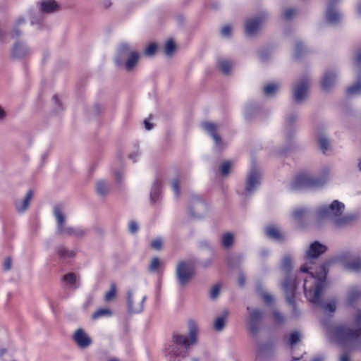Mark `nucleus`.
Masks as SVG:
<instances>
[{
    "label": "nucleus",
    "instance_id": "1",
    "mask_svg": "<svg viewBox=\"0 0 361 361\" xmlns=\"http://www.w3.org/2000/svg\"><path fill=\"white\" fill-rule=\"evenodd\" d=\"M326 251V247L318 241L312 243L305 253V259L307 262L300 267V271L308 273V276L304 280V291L307 299L314 303L320 304L321 293L326 286V276L327 270L326 264L319 266L318 271H314L310 266L311 260L319 257Z\"/></svg>",
    "mask_w": 361,
    "mask_h": 361
},
{
    "label": "nucleus",
    "instance_id": "30",
    "mask_svg": "<svg viewBox=\"0 0 361 361\" xmlns=\"http://www.w3.org/2000/svg\"><path fill=\"white\" fill-rule=\"evenodd\" d=\"M266 235L270 238L276 240H282L283 239V234L274 226L267 227L266 228Z\"/></svg>",
    "mask_w": 361,
    "mask_h": 361
},
{
    "label": "nucleus",
    "instance_id": "22",
    "mask_svg": "<svg viewBox=\"0 0 361 361\" xmlns=\"http://www.w3.org/2000/svg\"><path fill=\"white\" fill-rule=\"evenodd\" d=\"M79 276L75 273H68L62 278L65 286L71 290H75L79 286Z\"/></svg>",
    "mask_w": 361,
    "mask_h": 361
},
{
    "label": "nucleus",
    "instance_id": "28",
    "mask_svg": "<svg viewBox=\"0 0 361 361\" xmlns=\"http://www.w3.org/2000/svg\"><path fill=\"white\" fill-rule=\"evenodd\" d=\"M56 254L61 259L66 260L74 257L75 252L73 250L67 249L63 245H59L56 248Z\"/></svg>",
    "mask_w": 361,
    "mask_h": 361
},
{
    "label": "nucleus",
    "instance_id": "56",
    "mask_svg": "<svg viewBox=\"0 0 361 361\" xmlns=\"http://www.w3.org/2000/svg\"><path fill=\"white\" fill-rule=\"evenodd\" d=\"M354 65L357 68H360L361 66V50L357 53L356 57L354 59Z\"/></svg>",
    "mask_w": 361,
    "mask_h": 361
},
{
    "label": "nucleus",
    "instance_id": "17",
    "mask_svg": "<svg viewBox=\"0 0 361 361\" xmlns=\"http://www.w3.org/2000/svg\"><path fill=\"white\" fill-rule=\"evenodd\" d=\"M73 339L80 348H86L92 343L91 338L82 329H78L75 331Z\"/></svg>",
    "mask_w": 361,
    "mask_h": 361
},
{
    "label": "nucleus",
    "instance_id": "29",
    "mask_svg": "<svg viewBox=\"0 0 361 361\" xmlns=\"http://www.w3.org/2000/svg\"><path fill=\"white\" fill-rule=\"evenodd\" d=\"M161 195V182L155 180L152 184L150 192V200L152 202H156Z\"/></svg>",
    "mask_w": 361,
    "mask_h": 361
},
{
    "label": "nucleus",
    "instance_id": "35",
    "mask_svg": "<svg viewBox=\"0 0 361 361\" xmlns=\"http://www.w3.org/2000/svg\"><path fill=\"white\" fill-rule=\"evenodd\" d=\"M280 86L276 83H271L267 85L264 88V93L267 96L274 95L279 89Z\"/></svg>",
    "mask_w": 361,
    "mask_h": 361
},
{
    "label": "nucleus",
    "instance_id": "36",
    "mask_svg": "<svg viewBox=\"0 0 361 361\" xmlns=\"http://www.w3.org/2000/svg\"><path fill=\"white\" fill-rule=\"evenodd\" d=\"M112 312L108 308H102L97 310L92 316L93 319H97L102 317H111Z\"/></svg>",
    "mask_w": 361,
    "mask_h": 361
},
{
    "label": "nucleus",
    "instance_id": "11",
    "mask_svg": "<svg viewBox=\"0 0 361 361\" xmlns=\"http://www.w3.org/2000/svg\"><path fill=\"white\" fill-rule=\"evenodd\" d=\"M282 287L286 295V302L292 307V314L294 317H297L299 315V310L297 309L294 301V295L296 288V283L295 280H292L288 277L282 283Z\"/></svg>",
    "mask_w": 361,
    "mask_h": 361
},
{
    "label": "nucleus",
    "instance_id": "8",
    "mask_svg": "<svg viewBox=\"0 0 361 361\" xmlns=\"http://www.w3.org/2000/svg\"><path fill=\"white\" fill-rule=\"evenodd\" d=\"M195 274V266L191 261H182L176 268V275L179 283L182 286L187 284Z\"/></svg>",
    "mask_w": 361,
    "mask_h": 361
},
{
    "label": "nucleus",
    "instance_id": "26",
    "mask_svg": "<svg viewBox=\"0 0 361 361\" xmlns=\"http://www.w3.org/2000/svg\"><path fill=\"white\" fill-rule=\"evenodd\" d=\"M95 188L97 195L101 197L106 196L110 191V185L104 180L97 181Z\"/></svg>",
    "mask_w": 361,
    "mask_h": 361
},
{
    "label": "nucleus",
    "instance_id": "46",
    "mask_svg": "<svg viewBox=\"0 0 361 361\" xmlns=\"http://www.w3.org/2000/svg\"><path fill=\"white\" fill-rule=\"evenodd\" d=\"M171 187L174 192V195L178 197L180 195L179 180L178 178L174 179L171 182Z\"/></svg>",
    "mask_w": 361,
    "mask_h": 361
},
{
    "label": "nucleus",
    "instance_id": "42",
    "mask_svg": "<svg viewBox=\"0 0 361 361\" xmlns=\"http://www.w3.org/2000/svg\"><path fill=\"white\" fill-rule=\"evenodd\" d=\"M233 241V236L231 233H226L222 237V245L225 247H229Z\"/></svg>",
    "mask_w": 361,
    "mask_h": 361
},
{
    "label": "nucleus",
    "instance_id": "49",
    "mask_svg": "<svg viewBox=\"0 0 361 361\" xmlns=\"http://www.w3.org/2000/svg\"><path fill=\"white\" fill-rule=\"evenodd\" d=\"M220 293V286L219 285H215L213 286L210 291V297L212 299L216 298Z\"/></svg>",
    "mask_w": 361,
    "mask_h": 361
},
{
    "label": "nucleus",
    "instance_id": "37",
    "mask_svg": "<svg viewBox=\"0 0 361 361\" xmlns=\"http://www.w3.org/2000/svg\"><path fill=\"white\" fill-rule=\"evenodd\" d=\"M318 142L320 147V149L322 150L323 153L325 154L329 149V140L324 135H320L318 137Z\"/></svg>",
    "mask_w": 361,
    "mask_h": 361
},
{
    "label": "nucleus",
    "instance_id": "44",
    "mask_svg": "<svg viewBox=\"0 0 361 361\" xmlns=\"http://www.w3.org/2000/svg\"><path fill=\"white\" fill-rule=\"evenodd\" d=\"M157 46L154 43L150 44L149 46L147 47L145 51V54L151 56H153L156 51H157Z\"/></svg>",
    "mask_w": 361,
    "mask_h": 361
},
{
    "label": "nucleus",
    "instance_id": "10",
    "mask_svg": "<svg viewBox=\"0 0 361 361\" xmlns=\"http://www.w3.org/2000/svg\"><path fill=\"white\" fill-rule=\"evenodd\" d=\"M247 310L248 311L247 324L249 330L252 334H257L261 329L263 312L258 308L250 307H247Z\"/></svg>",
    "mask_w": 361,
    "mask_h": 361
},
{
    "label": "nucleus",
    "instance_id": "41",
    "mask_svg": "<svg viewBox=\"0 0 361 361\" xmlns=\"http://www.w3.org/2000/svg\"><path fill=\"white\" fill-rule=\"evenodd\" d=\"M116 294V286L115 283H111L110 286V290L105 294V300L110 301L111 300Z\"/></svg>",
    "mask_w": 361,
    "mask_h": 361
},
{
    "label": "nucleus",
    "instance_id": "2",
    "mask_svg": "<svg viewBox=\"0 0 361 361\" xmlns=\"http://www.w3.org/2000/svg\"><path fill=\"white\" fill-rule=\"evenodd\" d=\"M188 336L174 334L171 343L166 349V357L169 361H180L188 355V349L190 345L197 342L198 328L195 322L190 321L188 324Z\"/></svg>",
    "mask_w": 361,
    "mask_h": 361
},
{
    "label": "nucleus",
    "instance_id": "5",
    "mask_svg": "<svg viewBox=\"0 0 361 361\" xmlns=\"http://www.w3.org/2000/svg\"><path fill=\"white\" fill-rule=\"evenodd\" d=\"M140 59V54L127 44H122L118 49L115 61L117 66H123L128 71H132Z\"/></svg>",
    "mask_w": 361,
    "mask_h": 361
},
{
    "label": "nucleus",
    "instance_id": "47",
    "mask_svg": "<svg viewBox=\"0 0 361 361\" xmlns=\"http://www.w3.org/2000/svg\"><path fill=\"white\" fill-rule=\"evenodd\" d=\"M336 308V302L335 300H332L324 306V309L326 312H334Z\"/></svg>",
    "mask_w": 361,
    "mask_h": 361
},
{
    "label": "nucleus",
    "instance_id": "62",
    "mask_svg": "<svg viewBox=\"0 0 361 361\" xmlns=\"http://www.w3.org/2000/svg\"><path fill=\"white\" fill-rule=\"evenodd\" d=\"M115 177L116 180L120 182L122 178V173L120 171H116L115 173Z\"/></svg>",
    "mask_w": 361,
    "mask_h": 361
},
{
    "label": "nucleus",
    "instance_id": "33",
    "mask_svg": "<svg viewBox=\"0 0 361 361\" xmlns=\"http://www.w3.org/2000/svg\"><path fill=\"white\" fill-rule=\"evenodd\" d=\"M361 296V292L357 288H353L348 294V303L353 305Z\"/></svg>",
    "mask_w": 361,
    "mask_h": 361
},
{
    "label": "nucleus",
    "instance_id": "59",
    "mask_svg": "<svg viewBox=\"0 0 361 361\" xmlns=\"http://www.w3.org/2000/svg\"><path fill=\"white\" fill-rule=\"evenodd\" d=\"M144 124L146 130H150L153 128V125L147 120H145Z\"/></svg>",
    "mask_w": 361,
    "mask_h": 361
},
{
    "label": "nucleus",
    "instance_id": "53",
    "mask_svg": "<svg viewBox=\"0 0 361 361\" xmlns=\"http://www.w3.org/2000/svg\"><path fill=\"white\" fill-rule=\"evenodd\" d=\"M304 49V45L302 42H298L295 45V57L299 58L301 55L302 51Z\"/></svg>",
    "mask_w": 361,
    "mask_h": 361
},
{
    "label": "nucleus",
    "instance_id": "55",
    "mask_svg": "<svg viewBox=\"0 0 361 361\" xmlns=\"http://www.w3.org/2000/svg\"><path fill=\"white\" fill-rule=\"evenodd\" d=\"M298 116L295 114H291L288 115L286 118V122L290 125L297 120Z\"/></svg>",
    "mask_w": 361,
    "mask_h": 361
},
{
    "label": "nucleus",
    "instance_id": "43",
    "mask_svg": "<svg viewBox=\"0 0 361 361\" xmlns=\"http://www.w3.org/2000/svg\"><path fill=\"white\" fill-rule=\"evenodd\" d=\"M291 259L289 256H286L282 261V268L286 272H289L291 269Z\"/></svg>",
    "mask_w": 361,
    "mask_h": 361
},
{
    "label": "nucleus",
    "instance_id": "58",
    "mask_svg": "<svg viewBox=\"0 0 361 361\" xmlns=\"http://www.w3.org/2000/svg\"><path fill=\"white\" fill-rule=\"evenodd\" d=\"M11 268V260L10 258H6L4 263V269L6 271L9 270Z\"/></svg>",
    "mask_w": 361,
    "mask_h": 361
},
{
    "label": "nucleus",
    "instance_id": "52",
    "mask_svg": "<svg viewBox=\"0 0 361 361\" xmlns=\"http://www.w3.org/2000/svg\"><path fill=\"white\" fill-rule=\"evenodd\" d=\"M274 321L278 324H281L284 321V317L281 313L278 311H274L273 313Z\"/></svg>",
    "mask_w": 361,
    "mask_h": 361
},
{
    "label": "nucleus",
    "instance_id": "21",
    "mask_svg": "<svg viewBox=\"0 0 361 361\" xmlns=\"http://www.w3.org/2000/svg\"><path fill=\"white\" fill-rule=\"evenodd\" d=\"M337 74L334 71H327L324 73L322 80V88L328 91L336 82Z\"/></svg>",
    "mask_w": 361,
    "mask_h": 361
},
{
    "label": "nucleus",
    "instance_id": "63",
    "mask_svg": "<svg viewBox=\"0 0 361 361\" xmlns=\"http://www.w3.org/2000/svg\"><path fill=\"white\" fill-rule=\"evenodd\" d=\"M238 283L240 286H243L245 284V279L243 276H240L238 279Z\"/></svg>",
    "mask_w": 361,
    "mask_h": 361
},
{
    "label": "nucleus",
    "instance_id": "24",
    "mask_svg": "<svg viewBox=\"0 0 361 361\" xmlns=\"http://www.w3.org/2000/svg\"><path fill=\"white\" fill-rule=\"evenodd\" d=\"M39 5L40 11L44 13H52L59 8V6L54 0H43Z\"/></svg>",
    "mask_w": 361,
    "mask_h": 361
},
{
    "label": "nucleus",
    "instance_id": "31",
    "mask_svg": "<svg viewBox=\"0 0 361 361\" xmlns=\"http://www.w3.org/2000/svg\"><path fill=\"white\" fill-rule=\"evenodd\" d=\"M205 207H206L205 204L201 200H198V201L196 202L195 204L191 205V207H190V213L191 216H192L195 218H201L202 216V214H200V213L196 214L195 212V210L197 209L199 211L202 209H204Z\"/></svg>",
    "mask_w": 361,
    "mask_h": 361
},
{
    "label": "nucleus",
    "instance_id": "57",
    "mask_svg": "<svg viewBox=\"0 0 361 361\" xmlns=\"http://www.w3.org/2000/svg\"><path fill=\"white\" fill-rule=\"evenodd\" d=\"M129 230L131 233H135L138 230V225L135 221H130L128 225Z\"/></svg>",
    "mask_w": 361,
    "mask_h": 361
},
{
    "label": "nucleus",
    "instance_id": "51",
    "mask_svg": "<svg viewBox=\"0 0 361 361\" xmlns=\"http://www.w3.org/2000/svg\"><path fill=\"white\" fill-rule=\"evenodd\" d=\"M159 267V260L157 257H154L149 265V270L152 271H155L158 269Z\"/></svg>",
    "mask_w": 361,
    "mask_h": 361
},
{
    "label": "nucleus",
    "instance_id": "50",
    "mask_svg": "<svg viewBox=\"0 0 361 361\" xmlns=\"http://www.w3.org/2000/svg\"><path fill=\"white\" fill-rule=\"evenodd\" d=\"M231 34V27L230 25H225L221 30V35L224 37H228Z\"/></svg>",
    "mask_w": 361,
    "mask_h": 361
},
{
    "label": "nucleus",
    "instance_id": "45",
    "mask_svg": "<svg viewBox=\"0 0 361 361\" xmlns=\"http://www.w3.org/2000/svg\"><path fill=\"white\" fill-rule=\"evenodd\" d=\"M150 246L152 248L156 250H159L162 247V240L160 238H157L152 240L150 243Z\"/></svg>",
    "mask_w": 361,
    "mask_h": 361
},
{
    "label": "nucleus",
    "instance_id": "48",
    "mask_svg": "<svg viewBox=\"0 0 361 361\" xmlns=\"http://www.w3.org/2000/svg\"><path fill=\"white\" fill-rule=\"evenodd\" d=\"M295 14V11L293 8L286 9L283 13V17L286 20L291 19Z\"/></svg>",
    "mask_w": 361,
    "mask_h": 361
},
{
    "label": "nucleus",
    "instance_id": "14",
    "mask_svg": "<svg viewBox=\"0 0 361 361\" xmlns=\"http://www.w3.org/2000/svg\"><path fill=\"white\" fill-rule=\"evenodd\" d=\"M339 0H329L326 11V20L328 23L336 25L342 18L341 13L336 8V4Z\"/></svg>",
    "mask_w": 361,
    "mask_h": 361
},
{
    "label": "nucleus",
    "instance_id": "64",
    "mask_svg": "<svg viewBox=\"0 0 361 361\" xmlns=\"http://www.w3.org/2000/svg\"><path fill=\"white\" fill-rule=\"evenodd\" d=\"M251 106L247 105L245 107V116L247 118L249 116L250 111H251Z\"/></svg>",
    "mask_w": 361,
    "mask_h": 361
},
{
    "label": "nucleus",
    "instance_id": "54",
    "mask_svg": "<svg viewBox=\"0 0 361 361\" xmlns=\"http://www.w3.org/2000/svg\"><path fill=\"white\" fill-rule=\"evenodd\" d=\"M261 296H262V299L264 300V302L267 304V305L271 303L272 301H273L272 296L270 294L267 293H261Z\"/></svg>",
    "mask_w": 361,
    "mask_h": 361
},
{
    "label": "nucleus",
    "instance_id": "7",
    "mask_svg": "<svg viewBox=\"0 0 361 361\" xmlns=\"http://www.w3.org/2000/svg\"><path fill=\"white\" fill-rule=\"evenodd\" d=\"M355 329L345 326L337 327L336 334L338 341L340 343H345L361 339V310L355 317Z\"/></svg>",
    "mask_w": 361,
    "mask_h": 361
},
{
    "label": "nucleus",
    "instance_id": "4",
    "mask_svg": "<svg viewBox=\"0 0 361 361\" xmlns=\"http://www.w3.org/2000/svg\"><path fill=\"white\" fill-rule=\"evenodd\" d=\"M329 171L328 167L324 168L321 178H316L308 173H301L292 181L290 186L295 190L322 186L326 183Z\"/></svg>",
    "mask_w": 361,
    "mask_h": 361
},
{
    "label": "nucleus",
    "instance_id": "18",
    "mask_svg": "<svg viewBox=\"0 0 361 361\" xmlns=\"http://www.w3.org/2000/svg\"><path fill=\"white\" fill-rule=\"evenodd\" d=\"M264 19L265 15L247 20L245 24V32L247 35L250 36L254 35L260 27Z\"/></svg>",
    "mask_w": 361,
    "mask_h": 361
},
{
    "label": "nucleus",
    "instance_id": "40",
    "mask_svg": "<svg viewBox=\"0 0 361 361\" xmlns=\"http://www.w3.org/2000/svg\"><path fill=\"white\" fill-rule=\"evenodd\" d=\"M176 45L172 40H168L164 47V53L167 56H171L175 51Z\"/></svg>",
    "mask_w": 361,
    "mask_h": 361
},
{
    "label": "nucleus",
    "instance_id": "13",
    "mask_svg": "<svg viewBox=\"0 0 361 361\" xmlns=\"http://www.w3.org/2000/svg\"><path fill=\"white\" fill-rule=\"evenodd\" d=\"M339 0H329L326 11V20L328 23L336 25L342 18L341 13L336 8V4Z\"/></svg>",
    "mask_w": 361,
    "mask_h": 361
},
{
    "label": "nucleus",
    "instance_id": "12",
    "mask_svg": "<svg viewBox=\"0 0 361 361\" xmlns=\"http://www.w3.org/2000/svg\"><path fill=\"white\" fill-rule=\"evenodd\" d=\"M309 79L304 78L298 81L293 87V99L297 103H302L307 97Z\"/></svg>",
    "mask_w": 361,
    "mask_h": 361
},
{
    "label": "nucleus",
    "instance_id": "39",
    "mask_svg": "<svg viewBox=\"0 0 361 361\" xmlns=\"http://www.w3.org/2000/svg\"><path fill=\"white\" fill-rule=\"evenodd\" d=\"M301 335L299 331H293L289 336L288 343L290 345L293 346L300 342Z\"/></svg>",
    "mask_w": 361,
    "mask_h": 361
},
{
    "label": "nucleus",
    "instance_id": "15",
    "mask_svg": "<svg viewBox=\"0 0 361 361\" xmlns=\"http://www.w3.org/2000/svg\"><path fill=\"white\" fill-rule=\"evenodd\" d=\"M345 269L350 271L358 272L361 271V258L350 253H345L341 257Z\"/></svg>",
    "mask_w": 361,
    "mask_h": 361
},
{
    "label": "nucleus",
    "instance_id": "3",
    "mask_svg": "<svg viewBox=\"0 0 361 361\" xmlns=\"http://www.w3.org/2000/svg\"><path fill=\"white\" fill-rule=\"evenodd\" d=\"M345 204L338 201L334 200L328 206H322L317 211L319 219H328L336 227L341 228L350 223L354 216L351 214H344Z\"/></svg>",
    "mask_w": 361,
    "mask_h": 361
},
{
    "label": "nucleus",
    "instance_id": "61",
    "mask_svg": "<svg viewBox=\"0 0 361 361\" xmlns=\"http://www.w3.org/2000/svg\"><path fill=\"white\" fill-rule=\"evenodd\" d=\"M139 156V153L136 152L135 154H131L129 155V158L132 159L133 161H136V158Z\"/></svg>",
    "mask_w": 361,
    "mask_h": 361
},
{
    "label": "nucleus",
    "instance_id": "32",
    "mask_svg": "<svg viewBox=\"0 0 361 361\" xmlns=\"http://www.w3.org/2000/svg\"><path fill=\"white\" fill-rule=\"evenodd\" d=\"M220 70L224 74H228L233 67V62L227 59H221L218 62Z\"/></svg>",
    "mask_w": 361,
    "mask_h": 361
},
{
    "label": "nucleus",
    "instance_id": "38",
    "mask_svg": "<svg viewBox=\"0 0 361 361\" xmlns=\"http://www.w3.org/2000/svg\"><path fill=\"white\" fill-rule=\"evenodd\" d=\"M231 165L232 164L229 161L223 162L219 167L221 175L223 176L228 175L231 169Z\"/></svg>",
    "mask_w": 361,
    "mask_h": 361
},
{
    "label": "nucleus",
    "instance_id": "16",
    "mask_svg": "<svg viewBox=\"0 0 361 361\" xmlns=\"http://www.w3.org/2000/svg\"><path fill=\"white\" fill-rule=\"evenodd\" d=\"M202 126L203 129L214 139L215 142V148L221 149L224 147V143L222 142L221 137L216 133L218 126L213 123L205 122L202 124Z\"/></svg>",
    "mask_w": 361,
    "mask_h": 361
},
{
    "label": "nucleus",
    "instance_id": "60",
    "mask_svg": "<svg viewBox=\"0 0 361 361\" xmlns=\"http://www.w3.org/2000/svg\"><path fill=\"white\" fill-rule=\"evenodd\" d=\"M21 35L20 30H19L18 28L15 27L13 29V33H12V37H17Z\"/></svg>",
    "mask_w": 361,
    "mask_h": 361
},
{
    "label": "nucleus",
    "instance_id": "23",
    "mask_svg": "<svg viewBox=\"0 0 361 361\" xmlns=\"http://www.w3.org/2000/svg\"><path fill=\"white\" fill-rule=\"evenodd\" d=\"M33 193L29 190L23 199L17 200L15 202V207L18 213H23L29 207L30 202L32 198Z\"/></svg>",
    "mask_w": 361,
    "mask_h": 361
},
{
    "label": "nucleus",
    "instance_id": "9",
    "mask_svg": "<svg viewBox=\"0 0 361 361\" xmlns=\"http://www.w3.org/2000/svg\"><path fill=\"white\" fill-rule=\"evenodd\" d=\"M261 184V173L256 167H252L246 178L244 192L245 196L252 195Z\"/></svg>",
    "mask_w": 361,
    "mask_h": 361
},
{
    "label": "nucleus",
    "instance_id": "19",
    "mask_svg": "<svg viewBox=\"0 0 361 361\" xmlns=\"http://www.w3.org/2000/svg\"><path fill=\"white\" fill-rule=\"evenodd\" d=\"M147 300L146 296H143L141 301L137 304H134L133 299V293L131 291L128 292L127 304L128 311L133 314H137L142 312L144 309V302Z\"/></svg>",
    "mask_w": 361,
    "mask_h": 361
},
{
    "label": "nucleus",
    "instance_id": "6",
    "mask_svg": "<svg viewBox=\"0 0 361 361\" xmlns=\"http://www.w3.org/2000/svg\"><path fill=\"white\" fill-rule=\"evenodd\" d=\"M54 215L56 218L57 224L56 233L62 235L74 236L77 238H81L85 235V231L80 228H73L66 226V216L61 207H54Z\"/></svg>",
    "mask_w": 361,
    "mask_h": 361
},
{
    "label": "nucleus",
    "instance_id": "27",
    "mask_svg": "<svg viewBox=\"0 0 361 361\" xmlns=\"http://www.w3.org/2000/svg\"><path fill=\"white\" fill-rule=\"evenodd\" d=\"M346 92L349 96L361 94V73H358L356 82L348 87Z\"/></svg>",
    "mask_w": 361,
    "mask_h": 361
},
{
    "label": "nucleus",
    "instance_id": "20",
    "mask_svg": "<svg viewBox=\"0 0 361 361\" xmlns=\"http://www.w3.org/2000/svg\"><path fill=\"white\" fill-rule=\"evenodd\" d=\"M30 48L25 42L18 41L14 44L12 54L16 58H23L30 54Z\"/></svg>",
    "mask_w": 361,
    "mask_h": 361
},
{
    "label": "nucleus",
    "instance_id": "34",
    "mask_svg": "<svg viewBox=\"0 0 361 361\" xmlns=\"http://www.w3.org/2000/svg\"><path fill=\"white\" fill-rule=\"evenodd\" d=\"M307 209L304 207H299L295 209L293 212V218L294 220L300 223L306 216Z\"/></svg>",
    "mask_w": 361,
    "mask_h": 361
},
{
    "label": "nucleus",
    "instance_id": "25",
    "mask_svg": "<svg viewBox=\"0 0 361 361\" xmlns=\"http://www.w3.org/2000/svg\"><path fill=\"white\" fill-rule=\"evenodd\" d=\"M228 314V310H225L215 319L214 328L216 331H221L224 329Z\"/></svg>",
    "mask_w": 361,
    "mask_h": 361
}]
</instances>
